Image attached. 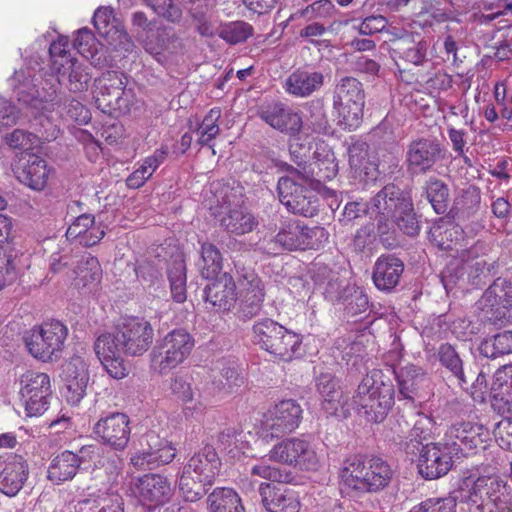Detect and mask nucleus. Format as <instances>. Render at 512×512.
<instances>
[{
	"mask_svg": "<svg viewBox=\"0 0 512 512\" xmlns=\"http://www.w3.org/2000/svg\"><path fill=\"white\" fill-rule=\"evenodd\" d=\"M369 209L377 213V229L381 235L389 233L395 225L409 236L419 232L411 198L393 184L386 185L371 199Z\"/></svg>",
	"mask_w": 512,
	"mask_h": 512,
	"instance_id": "f257e3e1",
	"label": "nucleus"
},
{
	"mask_svg": "<svg viewBox=\"0 0 512 512\" xmlns=\"http://www.w3.org/2000/svg\"><path fill=\"white\" fill-rule=\"evenodd\" d=\"M394 471L382 458H347L340 469V488L346 493H373L383 490L391 482Z\"/></svg>",
	"mask_w": 512,
	"mask_h": 512,
	"instance_id": "f03ea898",
	"label": "nucleus"
},
{
	"mask_svg": "<svg viewBox=\"0 0 512 512\" xmlns=\"http://www.w3.org/2000/svg\"><path fill=\"white\" fill-rule=\"evenodd\" d=\"M394 386L389 374L373 369L358 385L353 403L363 409L368 421L381 422L394 404Z\"/></svg>",
	"mask_w": 512,
	"mask_h": 512,
	"instance_id": "7ed1b4c3",
	"label": "nucleus"
},
{
	"mask_svg": "<svg viewBox=\"0 0 512 512\" xmlns=\"http://www.w3.org/2000/svg\"><path fill=\"white\" fill-rule=\"evenodd\" d=\"M221 462L212 446H205L195 453L183 467L179 490L184 499L195 502L206 494V486L213 484L219 474Z\"/></svg>",
	"mask_w": 512,
	"mask_h": 512,
	"instance_id": "20e7f679",
	"label": "nucleus"
},
{
	"mask_svg": "<svg viewBox=\"0 0 512 512\" xmlns=\"http://www.w3.org/2000/svg\"><path fill=\"white\" fill-rule=\"evenodd\" d=\"M252 333L261 349L283 361H290L300 353L301 336L270 318L256 321Z\"/></svg>",
	"mask_w": 512,
	"mask_h": 512,
	"instance_id": "39448f33",
	"label": "nucleus"
},
{
	"mask_svg": "<svg viewBox=\"0 0 512 512\" xmlns=\"http://www.w3.org/2000/svg\"><path fill=\"white\" fill-rule=\"evenodd\" d=\"M365 106V92L362 83L351 76L341 78L333 90L332 109L338 124L354 130L362 121Z\"/></svg>",
	"mask_w": 512,
	"mask_h": 512,
	"instance_id": "423d86ee",
	"label": "nucleus"
},
{
	"mask_svg": "<svg viewBox=\"0 0 512 512\" xmlns=\"http://www.w3.org/2000/svg\"><path fill=\"white\" fill-rule=\"evenodd\" d=\"M290 176L278 180L277 192L280 202L288 211L304 217H313L318 213L319 189H311L299 169L292 168Z\"/></svg>",
	"mask_w": 512,
	"mask_h": 512,
	"instance_id": "0eeeda50",
	"label": "nucleus"
},
{
	"mask_svg": "<svg viewBox=\"0 0 512 512\" xmlns=\"http://www.w3.org/2000/svg\"><path fill=\"white\" fill-rule=\"evenodd\" d=\"M194 347V339L183 329L169 332L150 353V368L160 375L182 364Z\"/></svg>",
	"mask_w": 512,
	"mask_h": 512,
	"instance_id": "6e6552de",
	"label": "nucleus"
},
{
	"mask_svg": "<svg viewBox=\"0 0 512 512\" xmlns=\"http://www.w3.org/2000/svg\"><path fill=\"white\" fill-rule=\"evenodd\" d=\"M68 335L67 327L58 320H50L34 327L25 337L30 354L42 361L60 357Z\"/></svg>",
	"mask_w": 512,
	"mask_h": 512,
	"instance_id": "1a4fd4ad",
	"label": "nucleus"
},
{
	"mask_svg": "<svg viewBox=\"0 0 512 512\" xmlns=\"http://www.w3.org/2000/svg\"><path fill=\"white\" fill-rule=\"evenodd\" d=\"M125 76L115 71L103 73L95 81V104L106 114L129 112L132 91L126 89Z\"/></svg>",
	"mask_w": 512,
	"mask_h": 512,
	"instance_id": "9d476101",
	"label": "nucleus"
},
{
	"mask_svg": "<svg viewBox=\"0 0 512 512\" xmlns=\"http://www.w3.org/2000/svg\"><path fill=\"white\" fill-rule=\"evenodd\" d=\"M506 491V484L492 476L463 478L452 496L456 501L469 505V512H484L486 500H497L500 494Z\"/></svg>",
	"mask_w": 512,
	"mask_h": 512,
	"instance_id": "9b49d317",
	"label": "nucleus"
},
{
	"mask_svg": "<svg viewBox=\"0 0 512 512\" xmlns=\"http://www.w3.org/2000/svg\"><path fill=\"white\" fill-rule=\"evenodd\" d=\"M142 448L130 457V463L138 470H152L170 463L176 456V449L168 440L154 431L147 432L141 442Z\"/></svg>",
	"mask_w": 512,
	"mask_h": 512,
	"instance_id": "f8f14e48",
	"label": "nucleus"
},
{
	"mask_svg": "<svg viewBox=\"0 0 512 512\" xmlns=\"http://www.w3.org/2000/svg\"><path fill=\"white\" fill-rule=\"evenodd\" d=\"M302 412L301 406L295 400H283L275 404L264 414V437L273 439L291 433L299 426Z\"/></svg>",
	"mask_w": 512,
	"mask_h": 512,
	"instance_id": "ddd939ff",
	"label": "nucleus"
},
{
	"mask_svg": "<svg viewBox=\"0 0 512 512\" xmlns=\"http://www.w3.org/2000/svg\"><path fill=\"white\" fill-rule=\"evenodd\" d=\"M269 458L302 470H316L319 465L314 449L300 438H289L278 443L270 451Z\"/></svg>",
	"mask_w": 512,
	"mask_h": 512,
	"instance_id": "4468645a",
	"label": "nucleus"
},
{
	"mask_svg": "<svg viewBox=\"0 0 512 512\" xmlns=\"http://www.w3.org/2000/svg\"><path fill=\"white\" fill-rule=\"evenodd\" d=\"M93 433L104 445L123 451L130 441V418L121 412L109 413L98 419L93 426Z\"/></svg>",
	"mask_w": 512,
	"mask_h": 512,
	"instance_id": "2eb2a0df",
	"label": "nucleus"
},
{
	"mask_svg": "<svg viewBox=\"0 0 512 512\" xmlns=\"http://www.w3.org/2000/svg\"><path fill=\"white\" fill-rule=\"evenodd\" d=\"M20 394L29 416H36L47 409L51 394L50 378L46 373L27 371L20 378Z\"/></svg>",
	"mask_w": 512,
	"mask_h": 512,
	"instance_id": "dca6fc26",
	"label": "nucleus"
},
{
	"mask_svg": "<svg viewBox=\"0 0 512 512\" xmlns=\"http://www.w3.org/2000/svg\"><path fill=\"white\" fill-rule=\"evenodd\" d=\"M117 328L125 355L141 356L153 343L154 329L150 322L143 318L125 319Z\"/></svg>",
	"mask_w": 512,
	"mask_h": 512,
	"instance_id": "f3484780",
	"label": "nucleus"
},
{
	"mask_svg": "<svg viewBox=\"0 0 512 512\" xmlns=\"http://www.w3.org/2000/svg\"><path fill=\"white\" fill-rule=\"evenodd\" d=\"M94 351L111 377L122 379L126 376L124 348L117 327L114 332L103 333L97 337L94 342Z\"/></svg>",
	"mask_w": 512,
	"mask_h": 512,
	"instance_id": "a211bd4d",
	"label": "nucleus"
},
{
	"mask_svg": "<svg viewBox=\"0 0 512 512\" xmlns=\"http://www.w3.org/2000/svg\"><path fill=\"white\" fill-rule=\"evenodd\" d=\"M489 438V431L483 425L471 422H456L452 424L445 434V444L452 452H465L484 448Z\"/></svg>",
	"mask_w": 512,
	"mask_h": 512,
	"instance_id": "6ab92c4d",
	"label": "nucleus"
},
{
	"mask_svg": "<svg viewBox=\"0 0 512 512\" xmlns=\"http://www.w3.org/2000/svg\"><path fill=\"white\" fill-rule=\"evenodd\" d=\"M130 492L140 504L152 508L167 502L172 489L166 477L159 474H146L131 485Z\"/></svg>",
	"mask_w": 512,
	"mask_h": 512,
	"instance_id": "aec40b11",
	"label": "nucleus"
},
{
	"mask_svg": "<svg viewBox=\"0 0 512 512\" xmlns=\"http://www.w3.org/2000/svg\"><path fill=\"white\" fill-rule=\"evenodd\" d=\"M265 286L254 272L245 273L240 280V297L237 309L238 318L247 321L257 316L263 306Z\"/></svg>",
	"mask_w": 512,
	"mask_h": 512,
	"instance_id": "412c9836",
	"label": "nucleus"
},
{
	"mask_svg": "<svg viewBox=\"0 0 512 512\" xmlns=\"http://www.w3.org/2000/svg\"><path fill=\"white\" fill-rule=\"evenodd\" d=\"M442 158L438 141L428 138L413 140L407 146V170L412 174H425Z\"/></svg>",
	"mask_w": 512,
	"mask_h": 512,
	"instance_id": "4be33fe9",
	"label": "nucleus"
},
{
	"mask_svg": "<svg viewBox=\"0 0 512 512\" xmlns=\"http://www.w3.org/2000/svg\"><path fill=\"white\" fill-rule=\"evenodd\" d=\"M93 23L98 33L107 40L115 50L130 52L134 47L121 23L115 18L109 7L98 8L93 16Z\"/></svg>",
	"mask_w": 512,
	"mask_h": 512,
	"instance_id": "5701e85b",
	"label": "nucleus"
},
{
	"mask_svg": "<svg viewBox=\"0 0 512 512\" xmlns=\"http://www.w3.org/2000/svg\"><path fill=\"white\" fill-rule=\"evenodd\" d=\"M452 451L446 444L431 443L422 447L418 459V471L425 479L446 475L452 468Z\"/></svg>",
	"mask_w": 512,
	"mask_h": 512,
	"instance_id": "b1692460",
	"label": "nucleus"
},
{
	"mask_svg": "<svg viewBox=\"0 0 512 512\" xmlns=\"http://www.w3.org/2000/svg\"><path fill=\"white\" fill-rule=\"evenodd\" d=\"M62 379L65 384V397L72 405H77L86 394L89 382L88 365L80 356L70 358L62 367Z\"/></svg>",
	"mask_w": 512,
	"mask_h": 512,
	"instance_id": "393cba45",
	"label": "nucleus"
},
{
	"mask_svg": "<svg viewBox=\"0 0 512 512\" xmlns=\"http://www.w3.org/2000/svg\"><path fill=\"white\" fill-rule=\"evenodd\" d=\"M28 473V463L22 456H0V492L7 496H15L22 489Z\"/></svg>",
	"mask_w": 512,
	"mask_h": 512,
	"instance_id": "a878e982",
	"label": "nucleus"
},
{
	"mask_svg": "<svg viewBox=\"0 0 512 512\" xmlns=\"http://www.w3.org/2000/svg\"><path fill=\"white\" fill-rule=\"evenodd\" d=\"M261 500L267 512H299L301 508L297 493L284 483H262L259 488Z\"/></svg>",
	"mask_w": 512,
	"mask_h": 512,
	"instance_id": "bb28decb",
	"label": "nucleus"
},
{
	"mask_svg": "<svg viewBox=\"0 0 512 512\" xmlns=\"http://www.w3.org/2000/svg\"><path fill=\"white\" fill-rule=\"evenodd\" d=\"M325 77L321 71L309 67H300L290 73L283 83L285 92L296 98H307L318 92L324 85Z\"/></svg>",
	"mask_w": 512,
	"mask_h": 512,
	"instance_id": "cd10ccee",
	"label": "nucleus"
},
{
	"mask_svg": "<svg viewBox=\"0 0 512 512\" xmlns=\"http://www.w3.org/2000/svg\"><path fill=\"white\" fill-rule=\"evenodd\" d=\"M325 293L331 301L341 302L349 316H358L368 310L369 301L367 295L354 285H343L342 282L330 281Z\"/></svg>",
	"mask_w": 512,
	"mask_h": 512,
	"instance_id": "c85d7f7f",
	"label": "nucleus"
},
{
	"mask_svg": "<svg viewBox=\"0 0 512 512\" xmlns=\"http://www.w3.org/2000/svg\"><path fill=\"white\" fill-rule=\"evenodd\" d=\"M14 173L22 184L33 190L42 191L48 183L50 169L40 156L27 154L20 160Z\"/></svg>",
	"mask_w": 512,
	"mask_h": 512,
	"instance_id": "c756f323",
	"label": "nucleus"
},
{
	"mask_svg": "<svg viewBox=\"0 0 512 512\" xmlns=\"http://www.w3.org/2000/svg\"><path fill=\"white\" fill-rule=\"evenodd\" d=\"M227 194L222 197L221 211L214 212L219 217L220 226L228 233L243 235L253 231L258 225L255 217L241 207L229 208Z\"/></svg>",
	"mask_w": 512,
	"mask_h": 512,
	"instance_id": "7c9ffc66",
	"label": "nucleus"
},
{
	"mask_svg": "<svg viewBox=\"0 0 512 512\" xmlns=\"http://www.w3.org/2000/svg\"><path fill=\"white\" fill-rule=\"evenodd\" d=\"M300 173L306 180L307 185L311 189L322 188V182L332 180L338 173V164L333 152L327 151L323 158H320V153H316L315 161L308 167L304 166Z\"/></svg>",
	"mask_w": 512,
	"mask_h": 512,
	"instance_id": "2f4dec72",
	"label": "nucleus"
},
{
	"mask_svg": "<svg viewBox=\"0 0 512 512\" xmlns=\"http://www.w3.org/2000/svg\"><path fill=\"white\" fill-rule=\"evenodd\" d=\"M403 271L404 264L399 258L381 256L374 265L372 279L377 289L390 292L398 285Z\"/></svg>",
	"mask_w": 512,
	"mask_h": 512,
	"instance_id": "473e14b6",
	"label": "nucleus"
},
{
	"mask_svg": "<svg viewBox=\"0 0 512 512\" xmlns=\"http://www.w3.org/2000/svg\"><path fill=\"white\" fill-rule=\"evenodd\" d=\"M301 235V222L297 220H285L281 223L279 232L275 237L261 244L260 249L270 255H276L281 250L299 249Z\"/></svg>",
	"mask_w": 512,
	"mask_h": 512,
	"instance_id": "72a5a7b5",
	"label": "nucleus"
},
{
	"mask_svg": "<svg viewBox=\"0 0 512 512\" xmlns=\"http://www.w3.org/2000/svg\"><path fill=\"white\" fill-rule=\"evenodd\" d=\"M205 300L213 307L229 311L236 302V285L231 276L224 273L205 288Z\"/></svg>",
	"mask_w": 512,
	"mask_h": 512,
	"instance_id": "f704fd0d",
	"label": "nucleus"
},
{
	"mask_svg": "<svg viewBox=\"0 0 512 512\" xmlns=\"http://www.w3.org/2000/svg\"><path fill=\"white\" fill-rule=\"evenodd\" d=\"M428 42L420 34H406L395 43L394 54L407 63L420 66L427 59Z\"/></svg>",
	"mask_w": 512,
	"mask_h": 512,
	"instance_id": "c9c22d12",
	"label": "nucleus"
},
{
	"mask_svg": "<svg viewBox=\"0 0 512 512\" xmlns=\"http://www.w3.org/2000/svg\"><path fill=\"white\" fill-rule=\"evenodd\" d=\"M15 92L18 101L29 109L34 116L50 110L57 100L55 90L41 95L33 83H22L16 87Z\"/></svg>",
	"mask_w": 512,
	"mask_h": 512,
	"instance_id": "e433bc0d",
	"label": "nucleus"
},
{
	"mask_svg": "<svg viewBox=\"0 0 512 512\" xmlns=\"http://www.w3.org/2000/svg\"><path fill=\"white\" fill-rule=\"evenodd\" d=\"M317 391L323 398L322 408L328 415H336L340 408H344L343 393L338 381L330 373H323L316 379Z\"/></svg>",
	"mask_w": 512,
	"mask_h": 512,
	"instance_id": "4c0bfd02",
	"label": "nucleus"
},
{
	"mask_svg": "<svg viewBox=\"0 0 512 512\" xmlns=\"http://www.w3.org/2000/svg\"><path fill=\"white\" fill-rule=\"evenodd\" d=\"M78 471L74 452L65 450L51 460L47 471V478L54 484L59 485L72 480Z\"/></svg>",
	"mask_w": 512,
	"mask_h": 512,
	"instance_id": "58836bf2",
	"label": "nucleus"
},
{
	"mask_svg": "<svg viewBox=\"0 0 512 512\" xmlns=\"http://www.w3.org/2000/svg\"><path fill=\"white\" fill-rule=\"evenodd\" d=\"M480 304L483 307H490L491 309L497 306L511 308L512 282L506 279L497 278L481 297Z\"/></svg>",
	"mask_w": 512,
	"mask_h": 512,
	"instance_id": "ea45409f",
	"label": "nucleus"
},
{
	"mask_svg": "<svg viewBox=\"0 0 512 512\" xmlns=\"http://www.w3.org/2000/svg\"><path fill=\"white\" fill-rule=\"evenodd\" d=\"M211 512H245L241 498L232 488H216L208 496Z\"/></svg>",
	"mask_w": 512,
	"mask_h": 512,
	"instance_id": "a19ab883",
	"label": "nucleus"
},
{
	"mask_svg": "<svg viewBox=\"0 0 512 512\" xmlns=\"http://www.w3.org/2000/svg\"><path fill=\"white\" fill-rule=\"evenodd\" d=\"M167 156V149L156 150L151 156L146 157L141 165L126 179L129 188L137 189L153 175L156 169L163 163Z\"/></svg>",
	"mask_w": 512,
	"mask_h": 512,
	"instance_id": "79ce46f5",
	"label": "nucleus"
},
{
	"mask_svg": "<svg viewBox=\"0 0 512 512\" xmlns=\"http://www.w3.org/2000/svg\"><path fill=\"white\" fill-rule=\"evenodd\" d=\"M198 267L205 279H213L218 276L223 267V258L216 245L208 242L202 243Z\"/></svg>",
	"mask_w": 512,
	"mask_h": 512,
	"instance_id": "37998d69",
	"label": "nucleus"
},
{
	"mask_svg": "<svg viewBox=\"0 0 512 512\" xmlns=\"http://www.w3.org/2000/svg\"><path fill=\"white\" fill-rule=\"evenodd\" d=\"M75 264L77 266L72 269L71 276H75L78 285L87 286L100 281L102 270L96 257L85 254Z\"/></svg>",
	"mask_w": 512,
	"mask_h": 512,
	"instance_id": "c03bdc74",
	"label": "nucleus"
},
{
	"mask_svg": "<svg viewBox=\"0 0 512 512\" xmlns=\"http://www.w3.org/2000/svg\"><path fill=\"white\" fill-rule=\"evenodd\" d=\"M99 460L98 467L92 470L93 478L106 487L116 484L122 471V460L116 455L111 457L103 456Z\"/></svg>",
	"mask_w": 512,
	"mask_h": 512,
	"instance_id": "a18cd8bd",
	"label": "nucleus"
},
{
	"mask_svg": "<svg viewBox=\"0 0 512 512\" xmlns=\"http://www.w3.org/2000/svg\"><path fill=\"white\" fill-rule=\"evenodd\" d=\"M495 384H498L501 391L495 395L496 401L503 402L499 410L512 415V364L503 366L495 373Z\"/></svg>",
	"mask_w": 512,
	"mask_h": 512,
	"instance_id": "49530a36",
	"label": "nucleus"
},
{
	"mask_svg": "<svg viewBox=\"0 0 512 512\" xmlns=\"http://www.w3.org/2000/svg\"><path fill=\"white\" fill-rule=\"evenodd\" d=\"M480 352L487 358L497 357L512 353V331H504L490 339L484 340L480 345Z\"/></svg>",
	"mask_w": 512,
	"mask_h": 512,
	"instance_id": "de8ad7c7",
	"label": "nucleus"
},
{
	"mask_svg": "<svg viewBox=\"0 0 512 512\" xmlns=\"http://www.w3.org/2000/svg\"><path fill=\"white\" fill-rule=\"evenodd\" d=\"M437 357L441 365L449 370L458 379L461 385L468 382L463 371V362L458 352L451 344H441L437 351Z\"/></svg>",
	"mask_w": 512,
	"mask_h": 512,
	"instance_id": "09e8293b",
	"label": "nucleus"
},
{
	"mask_svg": "<svg viewBox=\"0 0 512 512\" xmlns=\"http://www.w3.org/2000/svg\"><path fill=\"white\" fill-rule=\"evenodd\" d=\"M387 372L395 374L399 393L406 399H412V394L417 388V382L423 376L421 369L415 365H407L402 367L398 372L391 368H388Z\"/></svg>",
	"mask_w": 512,
	"mask_h": 512,
	"instance_id": "8fccbe9b",
	"label": "nucleus"
},
{
	"mask_svg": "<svg viewBox=\"0 0 512 512\" xmlns=\"http://www.w3.org/2000/svg\"><path fill=\"white\" fill-rule=\"evenodd\" d=\"M497 266V261L485 257H477L465 266L469 282L474 286L484 284L486 280L493 275Z\"/></svg>",
	"mask_w": 512,
	"mask_h": 512,
	"instance_id": "3c124183",
	"label": "nucleus"
},
{
	"mask_svg": "<svg viewBox=\"0 0 512 512\" xmlns=\"http://www.w3.org/2000/svg\"><path fill=\"white\" fill-rule=\"evenodd\" d=\"M426 198L437 214H443L448 208L449 189L447 185L436 178H430L425 185Z\"/></svg>",
	"mask_w": 512,
	"mask_h": 512,
	"instance_id": "603ef678",
	"label": "nucleus"
},
{
	"mask_svg": "<svg viewBox=\"0 0 512 512\" xmlns=\"http://www.w3.org/2000/svg\"><path fill=\"white\" fill-rule=\"evenodd\" d=\"M220 117L221 110L219 108H212L208 112L195 131L198 136V144L202 146L208 145L210 148L213 147L211 142L220 132L218 124Z\"/></svg>",
	"mask_w": 512,
	"mask_h": 512,
	"instance_id": "864d4df0",
	"label": "nucleus"
},
{
	"mask_svg": "<svg viewBox=\"0 0 512 512\" xmlns=\"http://www.w3.org/2000/svg\"><path fill=\"white\" fill-rule=\"evenodd\" d=\"M170 389L174 395L181 399L186 404H191L189 408L201 411L208 404V398L199 396V399L194 398V393L190 383L182 377H175L171 380Z\"/></svg>",
	"mask_w": 512,
	"mask_h": 512,
	"instance_id": "5fc2aeb1",
	"label": "nucleus"
},
{
	"mask_svg": "<svg viewBox=\"0 0 512 512\" xmlns=\"http://www.w3.org/2000/svg\"><path fill=\"white\" fill-rule=\"evenodd\" d=\"M168 279L173 299L178 303L184 302L186 300V272L183 261L172 263L168 269Z\"/></svg>",
	"mask_w": 512,
	"mask_h": 512,
	"instance_id": "6e6d98bb",
	"label": "nucleus"
},
{
	"mask_svg": "<svg viewBox=\"0 0 512 512\" xmlns=\"http://www.w3.org/2000/svg\"><path fill=\"white\" fill-rule=\"evenodd\" d=\"M307 123L316 133L327 132L329 126L328 116L326 114L325 102L323 98H316L307 104Z\"/></svg>",
	"mask_w": 512,
	"mask_h": 512,
	"instance_id": "4d7b16f0",
	"label": "nucleus"
},
{
	"mask_svg": "<svg viewBox=\"0 0 512 512\" xmlns=\"http://www.w3.org/2000/svg\"><path fill=\"white\" fill-rule=\"evenodd\" d=\"M253 35V27L244 21H234L225 24L219 32V37L229 44L246 41Z\"/></svg>",
	"mask_w": 512,
	"mask_h": 512,
	"instance_id": "13d9d810",
	"label": "nucleus"
},
{
	"mask_svg": "<svg viewBox=\"0 0 512 512\" xmlns=\"http://www.w3.org/2000/svg\"><path fill=\"white\" fill-rule=\"evenodd\" d=\"M410 420L412 423L409 434L410 442L413 447H416L413 442L420 444L422 440L428 439L433 432L435 423L432 418L423 413L412 414Z\"/></svg>",
	"mask_w": 512,
	"mask_h": 512,
	"instance_id": "bf43d9fd",
	"label": "nucleus"
},
{
	"mask_svg": "<svg viewBox=\"0 0 512 512\" xmlns=\"http://www.w3.org/2000/svg\"><path fill=\"white\" fill-rule=\"evenodd\" d=\"M328 240V232L319 226L308 227L301 224L299 249H319Z\"/></svg>",
	"mask_w": 512,
	"mask_h": 512,
	"instance_id": "052dcab7",
	"label": "nucleus"
},
{
	"mask_svg": "<svg viewBox=\"0 0 512 512\" xmlns=\"http://www.w3.org/2000/svg\"><path fill=\"white\" fill-rule=\"evenodd\" d=\"M240 381L238 371L234 367H224L213 376L211 385L217 394H229L234 387L239 386Z\"/></svg>",
	"mask_w": 512,
	"mask_h": 512,
	"instance_id": "680f3d73",
	"label": "nucleus"
},
{
	"mask_svg": "<svg viewBox=\"0 0 512 512\" xmlns=\"http://www.w3.org/2000/svg\"><path fill=\"white\" fill-rule=\"evenodd\" d=\"M353 28L361 35L371 36L383 32L388 26V20L382 15H369L362 19H351Z\"/></svg>",
	"mask_w": 512,
	"mask_h": 512,
	"instance_id": "e2e57ef3",
	"label": "nucleus"
},
{
	"mask_svg": "<svg viewBox=\"0 0 512 512\" xmlns=\"http://www.w3.org/2000/svg\"><path fill=\"white\" fill-rule=\"evenodd\" d=\"M67 66L68 67L66 69L70 70L68 85L69 90L74 93L85 91L88 88L92 77L88 71L89 68L78 64L76 61L71 62Z\"/></svg>",
	"mask_w": 512,
	"mask_h": 512,
	"instance_id": "0e129e2a",
	"label": "nucleus"
},
{
	"mask_svg": "<svg viewBox=\"0 0 512 512\" xmlns=\"http://www.w3.org/2000/svg\"><path fill=\"white\" fill-rule=\"evenodd\" d=\"M16 256L9 245L0 247V290L15 278Z\"/></svg>",
	"mask_w": 512,
	"mask_h": 512,
	"instance_id": "69168bd1",
	"label": "nucleus"
},
{
	"mask_svg": "<svg viewBox=\"0 0 512 512\" xmlns=\"http://www.w3.org/2000/svg\"><path fill=\"white\" fill-rule=\"evenodd\" d=\"M74 46L77 51L87 59H94L97 54L98 42L88 28L78 30Z\"/></svg>",
	"mask_w": 512,
	"mask_h": 512,
	"instance_id": "338daca9",
	"label": "nucleus"
},
{
	"mask_svg": "<svg viewBox=\"0 0 512 512\" xmlns=\"http://www.w3.org/2000/svg\"><path fill=\"white\" fill-rule=\"evenodd\" d=\"M410 512H455L453 498H430L411 509Z\"/></svg>",
	"mask_w": 512,
	"mask_h": 512,
	"instance_id": "774afa93",
	"label": "nucleus"
}]
</instances>
